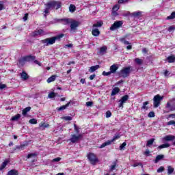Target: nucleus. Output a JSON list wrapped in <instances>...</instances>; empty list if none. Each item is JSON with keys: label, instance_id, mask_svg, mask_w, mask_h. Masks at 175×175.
Listing matches in <instances>:
<instances>
[{"label": "nucleus", "instance_id": "3", "mask_svg": "<svg viewBox=\"0 0 175 175\" xmlns=\"http://www.w3.org/2000/svg\"><path fill=\"white\" fill-rule=\"evenodd\" d=\"M132 70H133L132 69V66L124 67L120 71L119 76H120V77H123L124 79L129 77Z\"/></svg>", "mask_w": 175, "mask_h": 175}, {"label": "nucleus", "instance_id": "4", "mask_svg": "<svg viewBox=\"0 0 175 175\" xmlns=\"http://www.w3.org/2000/svg\"><path fill=\"white\" fill-rule=\"evenodd\" d=\"M124 24V21H116L114 23L111 25L109 29L110 31H116V29H118L119 28L122 27V25Z\"/></svg>", "mask_w": 175, "mask_h": 175}, {"label": "nucleus", "instance_id": "23", "mask_svg": "<svg viewBox=\"0 0 175 175\" xmlns=\"http://www.w3.org/2000/svg\"><path fill=\"white\" fill-rule=\"evenodd\" d=\"M92 33L93 36H99L100 31L98 29H93L92 31Z\"/></svg>", "mask_w": 175, "mask_h": 175}, {"label": "nucleus", "instance_id": "16", "mask_svg": "<svg viewBox=\"0 0 175 175\" xmlns=\"http://www.w3.org/2000/svg\"><path fill=\"white\" fill-rule=\"evenodd\" d=\"M109 69H110L111 73H116V72L118 70V66L117 64H113L111 66Z\"/></svg>", "mask_w": 175, "mask_h": 175}, {"label": "nucleus", "instance_id": "64", "mask_svg": "<svg viewBox=\"0 0 175 175\" xmlns=\"http://www.w3.org/2000/svg\"><path fill=\"white\" fill-rule=\"evenodd\" d=\"M112 15L113 16H118V13H117V11H112Z\"/></svg>", "mask_w": 175, "mask_h": 175}, {"label": "nucleus", "instance_id": "10", "mask_svg": "<svg viewBox=\"0 0 175 175\" xmlns=\"http://www.w3.org/2000/svg\"><path fill=\"white\" fill-rule=\"evenodd\" d=\"M88 158L92 165H95V163L98 162V158L94 153H90L88 155Z\"/></svg>", "mask_w": 175, "mask_h": 175}, {"label": "nucleus", "instance_id": "56", "mask_svg": "<svg viewBox=\"0 0 175 175\" xmlns=\"http://www.w3.org/2000/svg\"><path fill=\"white\" fill-rule=\"evenodd\" d=\"M95 77H96V75L95 74L92 75L90 76V80H94L95 79Z\"/></svg>", "mask_w": 175, "mask_h": 175}, {"label": "nucleus", "instance_id": "63", "mask_svg": "<svg viewBox=\"0 0 175 175\" xmlns=\"http://www.w3.org/2000/svg\"><path fill=\"white\" fill-rule=\"evenodd\" d=\"M124 2H128V0H118V3H124Z\"/></svg>", "mask_w": 175, "mask_h": 175}, {"label": "nucleus", "instance_id": "27", "mask_svg": "<svg viewBox=\"0 0 175 175\" xmlns=\"http://www.w3.org/2000/svg\"><path fill=\"white\" fill-rule=\"evenodd\" d=\"M55 79H57V76L56 75H52L51 77H49L47 79V83H53V81H55Z\"/></svg>", "mask_w": 175, "mask_h": 175}, {"label": "nucleus", "instance_id": "28", "mask_svg": "<svg viewBox=\"0 0 175 175\" xmlns=\"http://www.w3.org/2000/svg\"><path fill=\"white\" fill-rule=\"evenodd\" d=\"M28 111H31V107H27L23 110V116H27V113H28Z\"/></svg>", "mask_w": 175, "mask_h": 175}, {"label": "nucleus", "instance_id": "58", "mask_svg": "<svg viewBox=\"0 0 175 175\" xmlns=\"http://www.w3.org/2000/svg\"><path fill=\"white\" fill-rule=\"evenodd\" d=\"M116 164L114 163L113 165H112L111 166L110 170H111V171L115 170H116Z\"/></svg>", "mask_w": 175, "mask_h": 175}, {"label": "nucleus", "instance_id": "31", "mask_svg": "<svg viewBox=\"0 0 175 175\" xmlns=\"http://www.w3.org/2000/svg\"><path fill=\"white\" fill-rule=\"evenodd\" d=\"M8 163H9V161H8L3 162V163L0 166V170H3L8 165Z\"/></svg>", "mask_w": 175, "mask_h": 175}, {"label": "nucleus", "instance_id": "38", "mask_svg": "<svg viewBox=\"0 0 175 175\" xmlns=\"http://www.w3.org/2000/svg\"><path fill=\"white\" fill-rule=\"evenodd\" d=\"M120 9V5H115L113 8H112V11L113 12H118V10Z\"/></svg>", "mask_w": 175, "mask_h": 175}, {"label": "nucleus", "instance_id": "47", "mask_svg": "<svg viewBox=\"0 0 175 175\" xmlns=\"http://www.w3.org/2000/svg\"><path fill=\"white\" fill-rule=\"evenodd\" d=\"M110 75H111V71H109V72H106V71L103 72V76H110Z\"/></svg>", "mask_w": 175, "mask_h": 175}, {"label": "nucleus", "instance_id": "30", "mask_svg": "<svg viewBox=\"0 0 175 175\" xmlns=\"http://www.w3.org/2000/svg\"><path fill=\"white\" fill-rule=\"evenodd\" d=\"M168 62L170 64H172L173 62H175V57L174 55H172V56H169L167 58Z\"/></svg>", "mask_w": 175, "mask_h": 175}, {"label": "nucleus", "instance_id": "32", "mask_svg": "<svg viewBox=\"0 0 175 175\" xmlns=\"http://www.w3.org/2000/svg\"><path fill=\"white\" fill-rule=\"evenodd\" d=\"M154 141H155V139H154V138L149 139L147 142L146 146L150 147V146H152V144H154Z\"/></svg>", "mask_w": 175, "mask_h": 175}, {"label": "nucleus", "instance_id": "15", "mask_svg": "<svg viewBox=\"0 0 175 175\" xmlns=\"http://www.w3.org/2000/svg\"><path fill=\"white\" fill-rule=\"evenodd\" d=\"M106 51H107V46H103L100 47V51H99L100 55H104V54H106Z\"/></svg>", "mask_w": 175, "mask_h": 175}, {"label": "nucleus", "instance_id": "21", "mask_svg": "<svg viewBox=\"0 0 175 175\" xmlns=\"http://www.w3.org/2000/svg\"><path fill=\"white\" fill-rule=\"evenodd\" d=\"M118 92H120V88H118V87L114 88L112 90L111 95V96H114V95H117V94H118Z\"/></svg>", "mask_w": 175, "mask_h": 175}, {"label": "nucleus", "instance_id": "45", "mask_svg": "<svg viewBox=\"0 0 175 175\" xmlns=\"http://www.w3.org/2000/svg\"><path fill=\"white\" fill-rule=\"evenodd\" d=\"M29 124H38V120H36V119H31L29 121Z\"/></svg>", "mask_w": 175, "mask_h": 175}, {"label": "nucleus", "instance_id": "40", "mask_svg": "<svg viewBox=\"0 0 175 175\" xmlns=\"http://www.w3.org/2000/svg\"><path fill=\"white\" fill-rule=\"evenodd\" d=\"M135 61L138 65H142V64H143V60H142V59L136 58Z\"/></svg>", "mask_w": 175, "mask_h": 175}, {"label": "nucleus", "instance_id": "50", "mask_svg": "<svg viewBox=\"0 0 175 175\" xmlns=\"http://www.w3.org/2000/svg\"><path fill=\"white\" fill-rule=\"evenodd\" d=\"M109 117H111V112L110 111H107L106 112V118H109Z\"/></svg>", "mask_w": 175, "mask_h": 175}, {"label": "nucleus", "instance_id": "20", "mask_svg": "<svg viewBox=\"0 0 175 175\" xmlns=\"http://www.w3.org/2000/svg\"><path fill=\"white\" fill-rule=\"evenodd\" d=\"M69 105H70V102H68L66 105L57 108V111H62V110H65L66 108L69 107Z\"/></svg>", "mask_w": 175, "mask_h": 175}, {"label": "nucleus", "instance_id": "8", "mask_svg": "<svg viewBox=\"0 0 175 175\" xmlns=\"http://www.w3.org/2000/svg\"><path fill=\"white\" fill-rule=\"evenodd\" d=\"M81 137H83L82 134H79V135L72 134L70 138V141L71 142V143H77L78 142L80 141Z\"/></svg>", "mask_w": 175, "mask_h": 175}, {"label": "nucleus", "instance_id": "13", "mask_svg": "<svg viewBox=\"0 0 175 175\" xmlns=\"http://www.w3.org/2000/svg\"><path fill=\"white\" fill-rule=\"evenodd\" d=\"M44 35H47V33L43 29H38L33 33V36H44Z\"/></svg>", "mask_w": 175, "mask_h": 175}, {"label": "nucleus", "instance_id": "25", "mask_svg": "<svg viewBox=\"0 0 175 175\" xmlns=\"http://www.w3.org/2000/svg\"><path fill=\"white\" fill-rule=\"evenodd\" d=\"M168 147H170V144L168 143H165L162 145H160L158 147V150H162V148H168Z\"/></svg>", "mask_w": 175, "mask_h": 175}, {"label": "nucleus", "instance_id": "48", "mask_svg": "<svg viewBox=\"0 0 175 175\" xmlns=\"http://www.w3.org/2000/svg\"><path fill=\"white\" fill-rule=\"evenodd\" d=\"M167 125H174V126H175V121L174 120H170L168 122H167Z\"/></svg>", "mask_w": 175, "mask_h": 175}, {"label": "nucleus", "instance_id": "12", "mask_svg": "<svg viewBox=\"0 0 175 175\" xmlns=\"http://www.w3.org/2000/svg\"><path fill=\"white\" fill-rule=\"evenodd\" d=\"M55 21H57V23H62L64 25H68V24H70L72 18L55 19Z\"/></svg>", "mask_w": 175, "mask_h": 175}, {"label": "nucleus", "instance_id": "44", "mask_svg": "<svg viewBox=\"0 0 175 175\" xmlns=\"http://www.w3.org/2000/svg\"><path fill=\"white\" fill-rule=\"evenodd\" d=\"M48 97L50 99H52V98H55V93H54V92L49 93V95H48Z\"/></svg>", "mask_w": 175, "mask_h": 175}, {"label": "nucleus", "instance_id": "29", "mask_svg": "<svg viewBox=\"0 0 175 175\" xmlns=\"http://www.w3.org/2000/svg\"><path fill=\"white\" fill-rule=\"evenodd\" d=\"M174 172V168H173L172 166L169 165L167 167V174H173V172Z\"/></svg>", "mask_w": 175, "mask_h": 175}, {"label": "nucleus", "instance_id": "1", "mask_svg": "<svg viewBox=\"0 0 175 175\" xmlns=\"http://www.w3.org/2000/svg\"><path fill=\"white\" fill-rule=\"evenodd\" d=\"M45 9L44 12L45 14H49L50 13V10H53L54 9H56V10H58L62 6V3L61 1H51L45 4Z\"/></svg>", "mask_w": 175, "mask_h": 175}, {"label": "nucleus", "instance_id": "51", "mask_svg": "<svg viewBox=\"0 0 175 175\" xmlns=\"http://www.w3.org/2000/svg\"><path fill=\"white\" fill-rule=\"evenodd\" d=\"M92 105H94V103L91 101H88L86 103V106H88V107H90L91 106H92Z\"/></svg>", "mask_w": 175, "mask_h": 175}, {"label": "nucleus", "instance_id": "19", "mask_svg": "<svg viewBox=\"0 0 175 175\" xmlns=\"http://www.w3.org/2000/svg\"><path fill=\"white\" fill-rule=\"evenodd\" d=\"M21 79L24 81L28 80V78L29 77L28 76V74L25 72V71H23L22 73H21Z\"/></svg>", "mask_w": 175, "mask_h": 175}, {"label": "nucleus", "instance_id": "59", "mask_svg": "<svg viewBox=\"0 0 175 175\" xmlns=\"http://www.w3.org/2000/svg\"><path fill=\"white\" fill-rule=\"evenodd\" d=\"M142 165V163H135L133 165V167H137V166Z\"/></svg>", "mask_w": 175, "mask_h": 175}, {"label": "nucleus", "instance_id": "37", "mask_svg": "<svg viewBox=\"0 0 175 175\" xmlns=\"http://www.w3.org/2000/svg\"><path fill=\"white\" fill-rule=\"evenodd\" d=\"M38 156V154L36 153H30L27 155V159H29L30 158H35Z\"/></svg>", "mask_w": 175, "mask_h": 175}, {"label": "nucleus", "instance_id": "53", "mask_svg": "<svg viewBox=\"0 0 175 175\" xmlns=\"http://www.w3.org/2000/svg\"><path fill=\"white\" fill-rule=\"evenodd\" d=\"M148 117L150 118H152V117H155V113L151 111L148 113Z\"/></svg>", "mask_w": 175, "mask_h": 175}, {"label": "nucleus", "instance_id": "55", "mask_svg": "<svg viewBox=\"0 0 175 175\" xmlns=\"http://www.w3.org/2000/svg\"><path fill=\"white\" fill-rule=\"evenodd\" d=\"M126 146V143L124 142L120 147V150H124V147Z\"/></svg>", "mask_w": 175, "mask_h": 175}, {"label": "nucleus", "instance_id": "6", "mask_svg": "<svg viewBox=\"0 0 175 175\" xmlns=\"http://www.w3.org/2000/svg\"><path fill=\"white\" fill-rule=\"evenodd\" d=\"M70 24V32H75L76 31V28L80 25V22L71 19Z\"/></svg>", "mask_w": 175, "mask_h": 175}, {"label": "nucleus", "instance_id": "7", "mask_svg": "<svg viewBox=\"0 0 175 175\" xmlns=\"http://www.w3.org/2000/svg\"><path fill=\"white\" fill-rule=\"evenodd\" d=\"M163 97L161 96L159 94L154 96L153 98L154 107L157 108L161 105V101L163 100Z\"/></svg>", "mask_w": 175, "mask_h": 175}, {"label": "nucleus", "instance_id": "5", "mask_svg": "<svg viewBox=\"0 0 175 175\" xmlns=\"http://www.w3.org/2000/svg\"><path fill=\"white\" fill-rule=\"evenodd\" d=\"M165 109L167 111H175V100H170L165 105Z\"/></svg>", "mask_w": 175, "mask_h": 175}, {"label": "nucleus", "instance_id": "18", "mask_svg": "<svg viewBox=\"0 0 175 175\" xmlns=\"http://www.w3.org/2000/svg\"><path fill=\"white\" fill-rule=\"evenodd\" d=\"M99 68H100V66L99 65L91 66L89 70V72H90V73H94V72H95V70H98V69H99Z\"/></svg>", "mask_w": 175, "mask_h": 175}, {"label": "nucleus", "instance_id": "34", "mask_svg": "<svg viewBox=\"0 0 175 175\" xmlns=\"http://www.w3.org/2000/svg\"><path fill=\"white\" fill-rule=\"evenodd\" d=\"M142 14V12L137 11V12H134L131 14V16H133V17H139Z\"/></svg>", "mask_w": 175, "mask_h": 175}, {"label": "nucleus", "instance_id": "43", "mask_svg": "<svg viewBox=\"0 0 175 175\" xmlns=\"http://www.w3.org/2000/svg\"><path fill=\"white\" fill-rule=\"evenodd\" d=\"M120 42L126 45L131 44L129 41L125 40V38H120Z\"/></svg>", "mask_w": 175, "mask_h": 175}, {"label": "nucleus", "instance_id": "33", "mask_svg": "<svg viewBox=\"0 0 175 175\" xmlns=\"http://www.w3.org/2000/svg\"><path fill=\"white\" fill-rule=\"evenodd\" d=\"M69 11L71 12V13H73L74 12H75L76 6H75V5L73 4L70 5Z\"/></svg>", "mask_w": 175, "mask_h": 175}, {"label": "nucleus", "instance_id": "11", "mask_svg": "<svg viewBox=\"0 0 175 175\" xmlns=\"http://www.w3.org/2000/svg\"><path fill=\"white\" fill-rule=\"evenodd\" d=\"M36 57L35 56H32V55H29L25 57H23V59H21L19 60V64L20 65H24V62H25V61H34V59H36Z\"/></svg>", "mask_w": 175, "mask_h": 175}, {"label": "nucleus", "instance_id": "22", "mask_svg": "<svg viewBox=\"0 0 175 175\" xmlns=\"http://www.w3.org/2000/svg\"><path fill=\"white\" fill-rule=\"evenodd\" d=\"M165 156L163 154H159L156 157V159L154 160V163H158L161 159H163Z\"/></svg>", "mask_w": 175, "mask_h": 175}, {"label": "nucleus", "instance_id": "46", "mask_svg": "<svg viewBox=\"0 0 175 175\" xmlns=\"http://www.w3.org/2000/svg\"><path fill=\"white\" fill-rule=\"evenodd\" d=\"M24 147H25V144H21L20 146H16L18 150H24Z\"/></svg>", "mask_w": 175, "mask_h": 175}, {"label": "nucleus", "instance_id": "62", "mask_svg": "<svg viewBox=\"0 0 175 175\" xmlns=\"http://www.w3.org/2000/svg\"><path fill=\"white\" fill-rule=\"evenodd\" d=\"M142 53H144V54H147V53H148V51L146 48H143Z\"/></svg>", "mask_w": 175, "mask_h": 175}, {"label": "nucleus", "instance_id": "57", "mask_svg": "<svg viewBox=\"0 0 175 175\" xmlns=\"http://www.w3.org/2000/svg\"><path fill=\"white\" fill-rule=\"evenodd\" d=\"M40 126V128H47L49 127V124H41Z\"/></svg>", "mask_w": 175, "mask_h": 175}, {"label": "nucleus", "instance_id": "42", "mask_svg": "<svg viewBox=\"0 0 175 175\" xmlns=\"http://www.w3.org/2000/svg\"><path fill=\"white\" fill-rule=\"evenodd\" d=\"M62 119L65 120V121H72V116H64Z\"/></svg>", "mask_w": 175, "mask_h": 175}, {"label": "nucleus", "instance_id": "52", "mask_svg": "<svg viewBox=\"0 0 175 175\" xmlns=\"http://www.w3.org/2000/svg\"><path fill=\"white\" fill-rule=\"evenodd\" d=\"M175 29V27L174 26H170L169 28H168V31L169 32H172V31H174Z\"/></svg>", "mask_w": 175, "mask_h": 175}, {"label": "nucleus", "instance_id": "24", "mask_svg": "<svg viewBox=\"0 0 175 175\" xmlns=\"http://www.w3.org/2000/svg\"><path fill=\"white\" fill-rule=\"evenodd\" d=\"M7 175H18V171L17 170H11L8 172Z\"/></svg>", "mask_w": 175, "mask_h": 175}, {"label": "nucleus", "instance_id": "26", "mask_svg": "<svg viewBox=\"0 0 175 175\" xmlns=\"http://www.w3.org/2000/svg\"><path fill=\"white\" fill-rule=\"evenodd\" d=\"M20 118H21V115H20V113H18L12 117L11 121H17L18 120H20Z\"/></svg>", "mask_w": 175, "mask_h": 175}, {"label": "nucleus", "instance_id": "35", "mask_svg": "<svg viewBox=\"0 0 175 175\" xmlns=\"http://www.w3.org/2000/svg\"><path fill=\"white\" fill-rule=\"evenodd\" d=\"M148 103H150L148 101L144 102L143 103V106H142V109H143L144 110H148V107H147V105H148Z\"/></svg>", "mask_w": 175, "mask_h": 175}, {"label": "nucleus", "instance_id": "39", "mask_svg": "<svg viewBox=\"0 0 175 175\" xmlns=\"http://www.w3.org/2000/svg\"><path fill=\"white\" fill-rule=\"evenodd\" d=\"M74 129L76 133H80V128H79L76 124H74Z\"/></svg>", "mask_w": 175, "mask_h": 175}, {"label": "nucleus", "instance_id": "9", "mask_svg": "<svg viewBox=\"0 0 175 175\" xmlns=\"http://www.w3.org/2000/svg\"><path fill=\"white\" fill-rule=\"evenodd\" d=\"M120 135H116L113 137V138L111 141H107L106 142H104L100 147L99 148H103L106 147V146H110L113 142H116V140H118L120 139Z\"/></svg>", "mask_w": 175, "mask_h": 175}, {"label": "nucleus", "instance_id": "54", "mask_svg": "<svg viewBox=\"0 0 175 175\" xmlns=\"http://www.w3.org/2000/svg\"><path fill=\"white\" fill-rule=\"evenodd\" d=\"M59 161H61L60 157H57L53 159V162H59Z\"/></svg>", "mask_w": 175, "mask_h": 175}, {"label": "nucleus", "instance_id": "2", "mask_svg": "<svg viewBox=\"0 0 175 175\" xmlns=\"http://www.w3.org/2000/svg\"><path fill=\"white\" fill-rule=\"evenodd\" d=\"M64 38V34L57 35L51 38H48L41 40V43L44 46H51L55 43L56 40H59V39Z\"/></svg>", "mask_w": 175, "mask_h": 175}, {"label": "nucleus", "instance_id": "60", "mask_svg": "<svg viewBox=\"0 0 175 175\" xmlns=\"http://www.w3.org/2000/svg\"><path fill=\"white\" fill-rule=\"evenodd\" d=\"M5 87H6V85L0 83V90H3L5 89Z\"/></svg>", "mask_w": 175, "mask_h": 175}, {"label": "nucleus", "instance_id": "41", "mask_svg": "<svg viewBox=\"0 0 175 175\" xmlns=\"http://www.w3.org/2000/svg\"><path fill=\"white\" fill-rule=\"evenodd\" d=\"M103 25V23L102 22H97L96 24L93 25V27H102Z\"/></svg>", "mask_w": 175, "mask_h": 175}, {"label": "nucleus", "instance_id": "14", "mask_svg": "<svg viewBox=\"0 0 175 175\" xmlns=\"http://www.w3.org/2000/svg\"><path fill=\"white\" fill-rule=\"evenodd\" d=\"M128 99H129V96L125 95L122 96L121 100H120V103L119 104V107H124V104L125 103V102H126V100H128Z\"/></svg>", "mask_w": 175, "mask_h": 175}, {"label": "nucleus", "instance_id": "17", "mask_svg": "<svg viewBox=\"0 0 175 175\" xmlns=\"http://www.w3.org/2000/svg\"><path fill=\"white\" fill-rule=\"evenodd\" d=\"M174 139H175V137L172 135H168L164 137V140H165V142H172V140H174Z\"/></svg>", "mask_w": 175, "mask_h": 175}, {"label": "nucleus", "instance_id": "49", "mask_svg": "<svg viewBox=\"0 0 175 175\" xmlns=\"http://www.w3.org/2000/svg\"><path fill=\"white\" fill-rule=\"evenodd\" d=\"M163 170H165V167H160L157 170V173H162V172H163Z\"/></svg>", "mask_w": 175, "mask_h": 175}, {"label": "nucleus", "instance_id": "36", "mask_svg": "<svg viewBox=\"0 0 175 175\" xmlns=\"http://www.w3.org/2000/svg\"><path fill=\"white\" fill-rule=\"evenodd\" d=\"M174 18H175V12H173L170 16L167 17V20H173Z\"/></svg>", "mask_w": 175, "mask_h": 175}, {"label": "nucleus", "instance_id": "61", "mask_svg": "<svg viewBox=\"0 0 175 175\" xmlns=\"http://www.w3.org/2000/svg\"><path fill=\"white\" fill-rule=\"evenodd\" d=\"M24 21H27L28 20V14H25L24 17H23Z\"/></svg>", "mask_w": 175, "mask_h": 175}]
</instances>
